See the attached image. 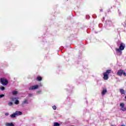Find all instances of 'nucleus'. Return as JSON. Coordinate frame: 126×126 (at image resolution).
Returning <instances> with one entry per match:
<instances>
[{
    "mask_svg": "<svg viewBox=\"0 0 126 126\" xmlns=\"http://www.w3.org/2000/svg\"><path fill=\"white\" fill-rule=\"evenodd\" d=\"M125 44L124 43H121L120 44V46L119 47V48H117L116 49V51L117 52H119V53H120V55H122V51H123V50H125Z\"/></svg>",
    "mask_w": 126,
    "mask_h": 126,
    "instance_id": "f257e3e1",
    "label": "nucleus"
},
{
    "mask_svg": "<svg viewBox=\"0 0 126 126\" xmlns=\"http://www.w3.org/2000/svg\"><path fill=\"white\" fill-rule=\"evenodd\" d=\"M22 115V112L20 111H16L15 113H13L10 116V118H16L17 116H20Z\"/></svg>",
    "mask_w": 126,
    "mask_h": 126,
    "instance_id": "f03ea898",
    "label": "nucleus"
},
{
    "mask_svg": "<svg viewBox=\"0 0 126 126\" xmlns=\"http://www.w3.org/2000/svg\"><path fill=\"white\" fill-rule=\"evenodd\" d=\"M0 83L2 84V85H7L8 84V81L4 78H1Z\"/></svg>",
    "mask_w": 126,
    "mask_h": 126,
    "instance_id": "7ed1b4c3",
    "label": "nucleus"
},
{
    "mask_svg": "<svg viewBox=\"0 0 126 126\" xmlns=\"http://www.w3.org/2000/svg\"><path fill=\"white\" fill-rule=\"evenodd\" d=\"M120 106L121 107V111H123V112H126V108L125 107V103H120Z\"/></svg>",
    "mask_w": 126,
    "mask_h": 126,
    "instance_id": "20e7f679",
    "label": "nucleus"
},
{
    "mask_svg": "<svg viewBox=\"0 0 126 126\" xmlns=\"http://www.w3.org/2000/svg\"><path fill=\"white\" fill-rule=\"evenodd\" d=\"M38 88H39V86L38 85H36L31 87L29 88V90H35V89H38Z\"/></svg>",
    "mask_w": 126,
    "mask_h": 126,
    "instance_id": "39448f33",
    "label": "nucleus"
},
{
    "mask_svg": "<svg viewBox=\"0 0 126 126\" xmlns=\"http://www.w3.org/2000/svg\"><path fill=\"white\" fill-rule=\"evenodd\" d=\"M103 79L108 80L109 79V74L103 73Z\"/></svg>",
    "mask_w": 126,
    "mask_h": 126,
    "instance_id": "423d86ee",
    "label": "nucleus"
},
{
    "mask_svg": "<svg viewBox=\"0 0 126 126\" xmlns=\"http://www.w3.org/2000/svg\"><path fill=\"white\" fill-rule=\"evenodd\" d=\"M108 92V91L107 90V88H104L103 89V90L101 91V95L102 96H104L106 93Z\"/></svg>",
    "mask_w": 126,
    "mask_h": 126,
    "instance_id": "0eeeda50",
    "label": "nucleus"
},
{
    "mask_svg": "<svg viewBox=\"0 0 126 126\" xmlns=\"http://www.w3.org/2000/svg\"><path fill=\"white\" fill-rule=\"evenodd\" d=\"M105 24L106 25H108V26H112V21H111L109 20H107L105 21Z\"/></svg>",
    "mask_w": 126,
    "mask_h": 126,
    "instance_id": "6e6552de",
    "label": "nucleus"
},
{
    "mask_svg": "<svg viewBox=\"0 0 126 126\" xmlns=\"http://www.w3.org/2000/svg\"><path fill=\"white\" fill-rule=\"evenodd\" d=\"M123 70L120 69L117 72V75H119V76H122L123 75Z\"/></svg>",
    "mask_w": 126,
    "mask_h": 126,
    "instance_id": "1a4fd4ad",
    "label": "nucleus"
},
{
    "mask_svg": "<svg viewBox=\"0 0 126 126\" xmlns=\"http://www.w3.org/2000/svg\"><path fill=\"white\" fill-rule=\"evenodd\" d=\"M120 93L122 95H124V94H125V93H126V92L123 89H121L120 90Z\"/></svg>",
    "mask_w": 126,
    "mask_h": 126,
    "instance_id": "9d476101",
    "label": "nucleus"
},
{
    "mask_svg": "<svg viewBox=\"0 0 126 126\" xmlns=\"http://www.w3.org/2000/svg\"><path fill=\"white\" fill-rule=\"evenodd\" d=\"M5 126H14V125H13V123H6L5 124Z\"/></svg>",
    "mask_w": 126,
    "mask_h": 126,
    "instance_id": "9b49d317",
    "label": "nucleus"
},
{
    "mask_svg": "<svg viewBox=\"0 0 126 126\" xmlns=\"http://www.w3.org/2000/svg\"><path fill=\"white\" fill-rule=\"evenodd\" d=\"M111 71H112V70L108 69V70H107L106 72H104V73H106V74H108L109 75V74L111 73Z\"/></svg>",
    "mask_w": 126,
    "mask_h": 126,
    "instance_id": "f8f14e48",
    "label": "nucleus"
},
{
    "mask_svg": "<svg viewBox=\"0 0 126 126\" xmlns=\"http://www.w3.org/2000/svg\"><path fill=\"white\" fill-rule=\"evenodd\" d=\"M12 93L13 95L14 96L15 95H17V94H18V92H17L16 91H13L12 92Z\"/></svg>",
    "mask_w": 126,
    "mask_h": 126,
    "instance_id": "ddd939ff",
    "label": "nucleus"
},
{
    "mask_svg": "<svg viewBox=\"0 0 126 126\" xmlns=\"http://www.w3.org/2000/svg\"><path fill=\"white\" fill-rule=\"evenodd\" d=\"M61 124H60L58 122H55L54 123V126H60Z\"/></svg>",
    "mask_w": 126,
    "mask_h": 126,
    "instance_id": "4468645a",
    "label": "nucleus"
},
{
    "mask_svg": "<svg viewBox=\"0 0 126 126\" xmlns=\"http://www.w3.org/2000/svg\"><path fill=\"white\" fill-rule=\"evenodd\" d=\"M22 104V105H24L25 104H28V100H27V99L24 100Z\"/></svg>",
    "mask_w": 126,
    "mask_h": 126,
    "instance_id": "2eb2a0df",
    "label": "nucleus"
},
{
    "mask_svg": "<svg viewBox=\"0 0 126 126\" xmlns=\"http://www.w3.org/2000/svg\"><path fill=\"white\" fill-rule=\"evenodd\" d=\"M37 81H41V80H42V77H40V76H38L37 77Z\"/></svg>",
    "mask_w": 126,
    "mask_h": 126,
    "instance_id": "dca6fc26",
    "label": "nucleus"
},
{
    "mask_svg": "<svg viewBox=\"0 0 126 126\" xmlns=\"http://www.w3.org/2000/svg\"><path fill=\"white\" fill-rule=\"evenodd\" d=\"M14 104H15L16 105H18V104H19V100H16Z\"/></svg>",
    "mask_w": 126,
    "mask_h": 126,
    "instance_id": "f3484780",
    "label": "nucleus"
},
{
    "mask_svg": "<svg viewBox=\"0 0 126 126\" xmlns=\"http://www.w3.org/2000/svg\"><path fill=\"white\" fill-rule=\"evenodd\" d=\"M0 89L2 91H3L5 89V88L4 87H0Z\"/></svg>",
    "mask_w": 126,
    "mask_h": 126,
    "instance_id": "a211bd4d",
    "label": "nucleus"
},
{
    "mask_svg": "<svg viewBox=\"0 0 126 126\" xmlns=\"http://www.w3.org/2000/svg\"><path fill=\"white\" fill-rule=\"evenodd\" d=\"M8 106H12V105H13V103H12V102H10L8 103Z\"/></svg>",
    "mask_w": 126,
    "mask_h": 126,
    "instance_id": "6ab92c4d",
    "label": "nucleus"
},
{
    "mask_svg": "<svg viewBox=\"0 0 126 126\" xmlns=\"http://www.w3.org/2000/svg\"><path fill=\"white\" fill-rule=\"evenodd\" d=\"M123 75H124L125 76H126V71H125V70H123Z\"/></svg>",
    "mask_w": 126,
    "mask_h": 126,
    "instance_id": "aec40b11",
    "label": "nucleus"
},
{
    "mask_svg": "<svg viewBox=\"0 0 126 126\" xmlns=\"http://www.w3.org/2000/svg\"><path fill=\"white\" fill-rule=\"evenodd\" d=\"M2 97H4V94H0V99L1 98H2Z\"/></svg>",
    "mask_w": 126,
    "mask_h": 126,
    "instance_id": "412c9836",
    "label": "nucleus"
},
{
    "mask_svg": "<svg viewBox=\"0 0 126 126\" xmlns=\"http://www.w3.org/2000/svg\"><path fill=\"white\" fill-rule=\"evenodd\" d=\"M52 108H53V110H57V107L56 106H55V105L53 106L52 107Z\"/></svg>",
    "mask_w": 126,
    "mask_h": 126,
    "instance_id": "4be33fe9",
    "label": "nucleus"
},
{
    "mask_svg": "<svg viewBox=\"0 0 126 126\" xmlns=\"http://www.w3.org/2000/svg\"><path fill=\"white\" fill-rule=\"evenodd\" d=\"M14 100H16V97H13L11 98L12 101H14Z\"/></svg>",
    "mask_w": 126,
    "mask_h": 126,
    "instance_id": "5701e85b",
    "label": "nucleus"
},
{
    "mask_svg": "<svg viewBox=\"0 0 126 126\" xmlns=\"http://www.w3.org/2000/svg\"><path fill=\"white\" fill-rule=\"evenodd\" d=\"M29 96L30 97H32V96H33V94H29Z\"/></svg>",
    "mask_w": 126,
    "mask_h": 126,
    "instance_id": "b1692460",
    "label": "nucleus"
},
{
    "mask_svg": "<svg viewBox=\"0 0 126 126\" xmlns=\"http://www.w3.org/2000/svg\"><path fill=\"white\" fill-rule=\"evenodd\" d=\"M5 116H9V113H6L5 114Z\"/></svg>",
    "mask_w": 126,
    "mask_h": 126,
    "instance_id": "393cba45",
    "label": "nucleus"
},
{
    "mask_svg": "<svg viewBox=\"0 0 126 126\" xmlns=\"http://www.w3.org/2000/svg\"><path fill=\"white\" fill-rule=\"evenodd\" d=\"M102 11H103V9H101V10H100V12H102Z\"/></svg>",
    "mask_w": 126,
    "mask_h": 126,
    "instance_id": "a878e982",
    "label": "nucleus"
},
{
    "mask_svg": "<svg viewBox=\"0 0 126 126\" xmlns=\"http://www.w3.org/2000/svg\"><path fill=\"white\" fill-rule=\"evenodd\" d=\"M121 126H125V125H121Z\"/></svg>",
    "mask_w": 126,
    "mask_h": 126,
    "instance_id": "bb28decb",
    "label": "nucleus"
},
{
    "mask_svg": "<svg viewBox=\"0 0 126 126\" xmlns=\"http://www.w3.org/2000/svg\"><path fill=\"white\" fill-rule=\"evenodd\" d=\"M125 27H126V24H125Z\"/></svg>",
    "mask_w": 126,
    "mask_h": 126,
    "instance_id": "cd10ccee",
    "label": "nucleus"
}]
</instances>
